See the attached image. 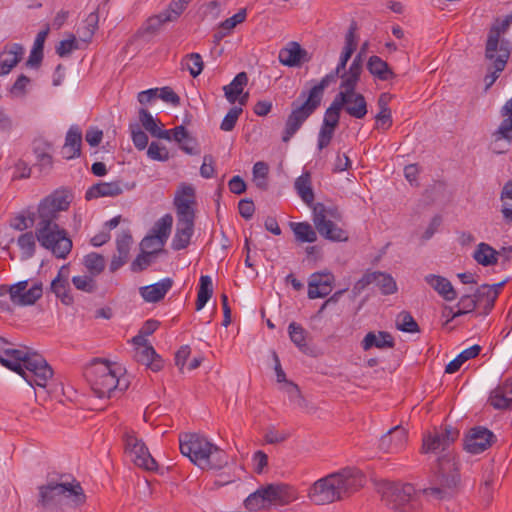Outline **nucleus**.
Wrapping results in <instances>:
<instances>
[{
	"label": "nucleus",
	"mask_w": 512,
	"mask_h": 512,
	"mask_svg": "<svg viewBox=\"0 0 512 512\" xmlns=\"http://www.w3.org/2000/svg\"><path fill=\"white\" fill-rule=\"evenodd\" d=\"M195 203V190L191 185L182 184L174 198L177 216H195L192 205Z\"/></svg>",
	"instance_id": "nucleus-22"
},
{
	"label": "nucleus",
	"mask_w": 512,
	"mask_h": 512,
	"mask_svg": "<svg viewBox=\"0 0 512 512\" xmlns=\"http://www.w3.org/2000/svg\"><path fill=\"white\" fill-rule=\"evenodd\" d=\"M172 285L173 280L171 278H164L155 284L141 287L139 293L146 302L156 303L165 297L167 292L172 288Z\"/></svg>",
	"instance_id": "nucleus-28"
},
{
	"label": "nucleus",
	"mask_w": 512,
	"mask_h": 512,
	"mask_svg": "<svg viewBox=\"0 0 512 512\" xmlns=\"http://www.w3.org/2000/svg\"><path fill=\"white\" fill-rule=\"evenodd\" d=\"M83 265L90 275L96 277L104 271L106 261L104 256H102L101 254L91 252L84 256Z\"/></svg>",
	"instance_id": "nucleus-45"
},
{
	"label": "nucleus",
	"mask_w": 512,
	"mask_h": 512,
	"mask_svg": "<svg viewBox=\"0 0 512 512\" xmlns=\"http://www.w3.org/2000/svg\"><path fill=\"white\" fill-rule=\"evenodd\" d=\"M459 437V430L451 425H445L440 431L430 433L423 438L422 452H437L443 454L437 459L433 473L429 480V486L423 489V493L436 500L449 498L453 495L460 474L458 464L449 446Z\"/></svg>",
	"instance_id": "nucleus-1"
},
{
	"label": "nucleus",
	"mask_w": 512,
	"mask_h": 512,
	"mask_svg": "<svg viewBox=\"0 0 512 512\" xmlns=\"http://www.w3.org/2000/svg\"><path fill=\"white\" fill-rule=\"evenodd\" d=\"M70 201L63 192L56 191L45 197L38 205L36 213V229L58 225L57 219L61 211L68 209Z\"/></svg>",
	"instance_id": "nucleus-8"
},
{
	"label": "nucleus",
	"mask_w": 512,
	"mask_h": 512,
	"mask_svg": "<svg viewBox=\"0 0 512 512\" xmlns=\"http://www.w3.org/2000/svg\"><path fill=\"white\" fill-rule=\"evenodd\" d=\"M123 193V185L121 181L100 182L92 185L85 194L87 200L99 197H115Z\"/></svg>",
	"instance_id": "nucleus-29"
},
{
	"label": "nucleus",
	"mask_w": 512,
	"mask_h": 512,
	"mask_svg": "<svg viewBox=\"0 0 512 512\" xmlns=\"http://www.w3.org/2000/svg\"><path fill=\"white\" fill-rule=\"evenodd\" d=\"M290 227L293 230L296 239L300 242L312 243L317 240L316 231L307 222H291Z\"/></svg>",
	"instance_id": "nucleus-47"
},
{
	"label": "nucleus",
	"mask_w": 512,
	"mask_h": 512,
	"mask_svg": "<svg viewBox=\"0 0 512 512\" xmlns=\"http://www.w3.org/2000/svg\"><path fill=\"white\" fill-rule=\"evenodd\" d=\"M164 245H165V243H163V241L159 240L158 236H152L150 234V235L145 236L142 239V241L140 243V248H141V251H143V252L156 251V256H157L159 253L164 252V249H163Z\"/></svg>",
	"instance_id": "nucleus-62"
},
{
	"label": "nucleus",
	"mask_w": 512,
	"mask_h": 512,
	"mask_svg": "<svg viewBox=\"0 0 512 512\" xmlns=\"http://www.w3.org/2000/svg\"><path fill=\"white\" fill-rule=\"evenodd\" d=\"M300 98H305V100L302 103H300L298 100H295L291 104L292 110L286 119L285 127L282 133V141L285 143L289 142V140L302 127L303 123L319 107L317 103L313 102L306 96L305 91L300 94Z\"/></svg>",
	"instance_id": "nucleus-11"
},
{
	"label": "nucleus",
	"mask_w": 512,
	"mask_h": 512,
	"mask_svg": "<svg viewBox=\"0 0 512 512\" xmlns=\"http://www.w3.org/2000/svg\"><path fill=\"white\" fill-rule=\"evenodd\" d=\"M174 21L170 15L167 13V11H163L159 13L158 15H155L153 17H150L146 22L145 30L149 33H156L160 30L161 26L167 22Z\"/></svg>",
	"instance_id": "nucleus-60"
},
{
	"label": "nucleus",
	"mask_w": 512,
	"mask_h": 512,
	"mask_svg": "<svg viewBox=\"0 0 512 512\" xmlns=\"http://www.w3.org/2000/svg\"><path fill=\"white\" fill-rule=\"evenodd\" d=\"M23 54L21 44L7 45L0 53V75H7L22 60Z\"/></svg>",
	"instance_id": "nucleus-24"
},
{
	"label": "nucleus",
	"mask_w": 512,
	"mask_h": 512,
	"mask_svg": "<svg viewBox=\"0 0 512 512\" xmlns=\"http://www.w3.org/2000/svg\"><path fill=\"white\" fill-rule=\"evenodd\" d=\"M94 278L95 277L90 274L83 276H74L72 278V283L78 290L87 293H93L97 290V283Z\"/></svg>",
	"instance_id": "nucleus-59"
},
{
	"label": "nucleus",
	"mask_w": 512,
	"mask_h": 512,
	"mask_svg": "<svg viewBox=\"0 0 512 512\" xmlns=\"http://www.w3.org/2000/svg\"><path fill=\"white\" fill-rule=\"evenodd\" d=\"M173 217L171 214H165L161 217L152 228V236H158L159 240L166 243L172 229Z\"/></svg>",
	"instance_id": "nucleus-50"
},
{
	"label": "nucleus",
	"mask_w": 512,
	"mask_h": 512,
	"mask_svg": "<svg viewBox=\"0 0 512 512\" xmlns=\"http://www.w3.org/2000/svg\"><path fill=\"white\" fill-rule=\"evenodd\" d=\"M370 284H375L382 295H391L398 290L397 283L391 274L381 271H367L354 284L352 291L355 295H358Z\"/></svg>",
	"instance_id": "nucleus-13"
},
{
	"label": "nucleus",
	"mask_w": 512,
	"mask_h": 512,
	"mask_svg": "<svg viewBox=\"0 0 512 512\" xmlns=\"http://www.w3.org/2000/svg\"><path fill=\"white\" fill-rule=\"evenodd\" d=\"M295 499L291 488L285 484H268L260 486L244 501L248 510L257 511L271 505H287Z\"/></svg>",
	"instance_id": "nucleus-6"
},
{
	"label": "nucleus",
	"mask_w": 512,
	"mask_h": 512,
	"mask_svg": "<svg viewBox=\"0 0 512 512\" xmlns=\"http://www.w3.org/2000/svg\"><path fill=\"white\" fill-rule=\"evenodd\" d=\"M340 76V72L336 69L325 75L321 81L312 87L306 96L310 98L313 102L317 103L318 106L321 104V100L323 98L324 90L331 84L336 81V79Z\"/></svg>",
	"instance_id": "nucleus-41"
},
{
	"label": "nucleus",
	"mask_w": 512,
	"mask_h": 512,
	"mask_svg": "<svg viewBox=\"0 0 512 512\" xmlns=\"http://www.w3.org/2000/svg\"><path fill=\"white\" fill-rule=\"evenodd\" d=\"M0 363L17 372L31 386L44 388L53 376V370L43 356L28 350L13 349L9 346L0 357Z\"/></svg>",
	"instance_id": "nucleus-3"
},
{
	"label": "nucleus",
	"mask_w": 512,
	"mask_h": 512,
	"mask_svg": "<svg viewBox=\"0 0 512 512\" xmlns=\"http://www.w3.org/2000/svg\"><path fill=\"white\" fill-rule=\"evenodd\" d=\"M334 275L330 272H316L308 282V297L310 299L324 298L330 294Z\"/></svg>",
	"instance_id": "nucleus-20"
},
{
	"label": "nucleus",
	"mask_w": 512,
	"mask_h": 512,
	"mask_svg": "<svg viewBox=\"0 0 512 512\" xmlns=\"http://www.w3.org/2000/svg\"><path fill=\"white\" fill-rule=\"evenodd\" d=\"M139 122L141 126L151 134L152 137L158 139H165L170 141L172 139L171 130H163L159 127L158 121L152 114L145 108H140L138 111Z\"/></svg>",
	"instance_id": "nucleus-32"
},
{
	"label": "nucleus",
	"mask_w": 512,
	"mask_h": 512,
	"mask_svg": "<svg viewBox=\"0 0 512 512\" xmlns=\"http://www.w3.org/2000/svg\"><path fill=\"white\" fill-rule=\"evenodd\" d=\"M473 295L478 306L483 307V315H488L494 307L497 292H494L489 284H483L476 289Z\"/></svg>",
	"instance_id": "nucleus-39"
},
{
	"label": "nucleus",
	"mask_w": 512,
	"mask_h": 512,
	"mask_svg": "<svg viewBox=\"0 0 512 512\" xmlns=\"http://www.w3.org/2000/svg\"><path fill=\"white\" fill-rule=\"evenodd\" d=\"M213 294V285L211 277L208 275H202L199 281V289L196 300V310L200 311L204 308L206 303L209 301Z\"/></svg>",
	"instance_id": "nucleus-44"
},
{
	"label": "nucleus",
	"mask_w": 512,
	"mask_h": 512,
	"mask_svg": "<svg viewBox=\"0 0 512 512\" xmlns=\"http://www.w3.org/2000/svg\"><path fill=\"white\" fill-rule=\"evenodd\" d=\"M484 58L488 62L487 73L484 77L485 89H489L495 81L499 78L501 72L504 71L510 56L492 53V56H487V51H484Z\"/></svg>",
	"instance_id": "nucleus-23"
},
{
	"label": "nucleus",
	"mask_w": 512,
	"mask_h": 512,
	"mask_svg": "<svg viewBox=\"0 0 512 512\" xmlns=\"http://www.w3.org/2000/svg\"><path fill=\"white\" fill-rule=\"evenodd\" d=\"M344 100L336 97L332 101L331 105L326 109L323 122L326 126L337 128L340 120V113L343 109Z\"/></svg>",
	"instance_id": "nucleus-46"
},
{
	"label": "nucleus",
	"mask_w": 512,
	"mask_h": 512,
	"mask_svg": "<svg viewBox=\"0 0 512 512\" xmlns=\"http://www.w3.org/2000/svg\"><path fill=\"white\" fill-rule=\"evenodd\" d=\"M367 69L374 77L381 81H387L396 77L387 62L379 56L373 55L368 59Z\"/></svg>",
	"instance_id": "nucleus-35"
},
{
	"label": "nucleus",
	"mask_w": 512,
	"mask_h": 512,
	"mask_svg": "<svg viewBox=\"0 0 512 512\" xmlns=\"http://www.w3.org/2000/svg\"><path fill=\"white\" fill-rule=\"evenodd\" d=\"M90 377L92 390L98 398H110L117 388L123 391L128 387L127 384L120 387L121 380L105 362L93 366Z\"/></svg>",
	"instance_id": "nucleus-10"
},
{
	"label": "nucleus",
	"mask_w": 512,
	"mask_h": 512,
	"mask_svg": "<svg viewBox=\"0 0 512 512\" xmlns=\"http://www.w3.org/2000/svg\"><path fill=\"white\" fill-rule=\"evenodd\" d=\"M425 281L446 301H453L457 298V292L447 278L429 274L425 276Z\"/></svg>",
	"instance_id": "nucleus-33"
},
{
	"label": "nucleus",
	"mask_w": 512,
	"mask_h": 512,
	"mask_svg": "<svg viewBox=\"0 0 512 512\" xmlns=\"http://www.w3.org/2000/svg\"><path fill=\"white\" fill-rule=\"evenodd\" d=\"M179 441L182 455L201 469L219 470L228 462L225 451L201 435L185 434Z\"/></svg>",
	"instance_id": "nucleus-4"
},
{
	"label": "nucleus",
	"mask_w": 512,
	"mask_h": 512,
	"mask_svg": "<svg viewBox=\"0 0 512 512\" xmlns=\"http://www.w3.org/2000/svg\"><path fill=\"white\" fill-rule=\"evenodd\" d=\"M38 491V505L46 509L57 508L63 500H67L73 507L86 502L84 490L74 478L71 482L49 480L47 484L39 486Z\"/></svg>",
	"instance_id": "nucleus-5"
},
{
	"label": "nucleus",
	"mask_w": 512,
	"mask_h": 512,
	"mask_svg": "<svg viewBox=\"0 0 512 512\" xmlns=\"http://www.w3.org/2000/svg\"><path fill=\"white\" fill-rule=\"evenodd\" d=\"M480 351L481 347L478 344L463 350L455 359L447 364L445 372L449 374L457 372L463 363L478 356Z\"/></svg>",
	"instance_id": "nucleus-43"
},
{
	"label": "nucleus",
	"mask_w": 512,
	"mask_h": 512,
	"mask_svg": "<svg viewBox=\"0 0 512 512\" xmlns=\"http://www.w3.org/2000/svg\"><path fill=\"white\" fill-rule=\"evenodd\" d=\"M195 216H177L176 231L172 240V249L183 250L190 244L194 233Z\"/></svg>",
	"instance_id": "nucleus-19"
},
{
	"label": "nucleus",
	"mask_w": 512,
	"mask_h": 512,
	"mask_svg": "<svg viewBox=\"0 0 512 512\" xmlns=\"http://www.w3.org/2000/svg\"><path fill=\"white\" fill-rule=\"evenodd\" d=\"M499 255H501V251H497L489 244L482 242L475 249L473 258L478 264L486 267L497 264Z\"/></svg>",
	"instance_id": "nucleus-37"
},
{
	"label": "nucleus",
	"mask_w": 512,
	"mask_h": 512,
	"mask_svg": "<svg viewBox=\"0 0 512 512\" xmlns=\"http://www.w3.org/2000/svg\"><path fill=\"white\" fill-rule=\"evenodd\" d=\"M129 128L134 146L138 150L145 149L148 145L147 134L141 129V127L137 123L130 124Z\"/></svg>",
	"instance_id": "nucleus-61"
},
{
	"label": "nucleus",
	"mask_w": 512,
	"mask_h": 512,
	"mask_svg": "<svg viewBox=\"0 0 512 512\" xmlns=\"http://www.w3.org/2000/svg\"><path fill=\"white\" fill-rule=\"evenodd\" d=\"M125 450L132 457L135 465L148 471L157 469V463L151 456L145 443L133 434L126 433L124 437Z\"/></svg>",
	"instance_id": "nucleus-15"
},
{
	"label": "nucleus",
	"mask_w": 512,
	"mask_h": 512,
	"mask_svg": "<svg viewBox=\"0 0 512 512\" xmlns=\"http://www.w3.org/2000/svg\"><path fill=\"white\" fill-rule=\"evenodd\" d=\"M34 153L36 155V163L34 164V168L38 169L40 174H48L53 168V158L52 156L41 150L39 147L34 149Z\"/></svg>",
	"instance_id": "nucleus-55"
},
{
	"label": "nucleus",
	"mask_w": 512,
	"mask_h": 512,
	"mask_svg": "<svg viewBox=\"0 0 512 512\" xmlns=\"http://www.w3.org/2000/svg\"><path fill=\"white\" fill-rule=\"evenodd\" d=\"M11 227L18 231H24L36 226V213L34 211L25 210L17 215L11 222Z\"/></svg>",
	"instance_id": "nucleus-52"
},
{
	"label": "nucleus",
	"mask_w": 512,
	"mask_h": 512,
	"mask_svg": "<svg viewBox=\"0 0 512 512\" xmlns=\"http://www.w3.org/2000/svg\"><path fill=\"white\" fill-rule=\"evenodd\" d=\"M343 109L356 119H363L368 112L366 99L358 92L348 93V96H345Z\"/></svg>",
	"instance_id": "nucleus-30"
},
{
	"label": "nucleus",
	"mask_w": 512,
	"mask_h": 512,
	"mask_svg": "<svg viewBox=\"0 0 512 512\" xmlns=\"http://www.w3.org/2000/svg\"><path fill=\"white\" fill-rule=\"evenodd\" d=\"M362 71L363 69L359 68L356 62H352L347 71H342L339 76L341 78V91L336 97L340 98V100H344L346 94L356 92Z\"/></svg>",
	"instance_id": "nucleus-25"
},
{
	"label": "nucleus",
	"mask_w": 512,
	"mask_h": 512,
	"mask_svg": "<svg viewBox=\"0 0 512 512\" xmlns=\"http://www.w3.org/2000/svg\"><path fill=\"white\" fill-rule=\"evenodd\" d=\"M99 15L96 11L91 12L84 21V26L79 30L80 38L83 41H90L98 29Z\"/></svg>",
	"instance_id": "nucleus-54"
},
{
	"label": "nucleus",
	"mask_w": 512,
	"mask_h": 512,
	"mask_svg": "<svg viewBox=\"0 0 512 512\" xmlns=\"http://www.w3.org/2000/svg\"><path fill=\"white\" fill-rule=\"evenodd\" d=\"M81 145L82 132L78 126L73 125L66 134L65 143L61 151L63 157L67 160L79 157L81 155Z\"/></svg>",
	"instance_id": "nucleus-26"
},
{
	"label": "nucleus",
	"mask_w": 512,
	"mask_h": 512,
	"mask_svg": "<svg viewBox=\"0 0 512 512\" xmlns=\"http://www.w3.org/2000/svg\"><path fill=\"white\" fill-rule=\"evenodd\" d=\"M156 251L141 252L131 264L133 272H141L148 268L156 259Z\"/></svg>",
	"instance_id": "nucleus-57"
},
{
	"label": "nucleus",
	"mask_w": 512,
	"mask_h": 512,
	"mask_svg": "<svg viewBox=\"0 0 512 512\" xmlns=\"http://www.w3.org/2000/svg\"><path fill=\"white\" fill-rule=\"evenodd\" d=\"M489 400L495 409H512V378L507 379L501 386L494 389Z\"/></svg>",
	"instance_id": "nucleus-27"
},
{
	"label": "nucleus",
	"mask_w": 512,
	"mask_h": 512,
	"mask_svg": "<svg viewBox=\"0 0 512 512\" xmlns=\"http://www.w3.org/2000/svg\"><path fill=\"white\" fill-rule=\"evenodd\" d=\"M173 139L179 144L180 149L187 154L193 155L197 152L194 150L196 140L193 138L183 125L176 126L171 130Z\"/></svg>",
	"instance_id": "nucleus-40"
},
{
	"label": "nucleus",
	"mask_w": 512,
	"mask_h": 512,
	"mask_svg": "<svg viewBox=\"0 0 512 512\" xmlns=\"http://www.w3.org/2000/svg\"><path fill=\"white\" fill-rule=\"evenodd\" d=\"M394 345V338L390 333L385 331H379L378 333L369 332L362 340V348L365 351L370 350L372 347L379 349L393 348Z\"/></svg>",
	"instance_id": "nucleus-34"
},
{
	"label": "nucleus",
	"mask_w": 512,
	"mask_h": 512,
	"mask_svg": "<svg viewBox=\"0 0 512 512\" xmlns=\"http://www.w3.org/2000/svg\"><path fill=\"white\" fill-rule=\"evenodd\" d=\"M248 84V75L246 72L238 73L232 82L223 87L224 95L229 103L234 104L238 97L243 93L244 87Z\"/></svg>",
	"instance_id": "nucleus-38"
},
{
	"label": "nucleus",
	"mask_w": 512,
	"mask_h": 512,
	"mask_svg": "<svg viewBox=\"0 0 512 512\" xmlns=\"http://www.w3.org/2000/svg\"><path fill=\"white\" fill-rule=\"evenodd\" d=\"M40 246L51 251L59 259H66L72 249V240L67 231L59 225L35 229Z\"/></svg>",
	"instance_id": "nucleus-7"
},
{
	"label": "nucleus",
	"mask_w": 512,
	"mask_h": 512,
	"mask_svg": "<svg viewBox=\"0 0 512 512\" xmlns=\"http://www.w3.org/2000/svg\"><path fill=\"white\" fill-rule=\"evenodd\" d=\"M134 358L138 363L145 365L154 372H158L163 367V360L151 345L136 347Z\"/></svg>",
	"instance_id": "nucleus-31"
},
{
	"label": "nucleus",
	"mask_w": 512,
	"mask_h": 512,
	"mask_svg": "<svg viewBox=\"0 0 512 512\" xmlns=\"http://www.w3.org/2000/svg\"><path fill=\"white\" fill-rule=\"evenodd\" d=\"M295 189L303 202L309 207H312L314 202V192L311 187V176L309 172H304L296 179Z\"/></svg>",
	"instance_id": "nucleus-42"
},
{
	"label": "nucleus",
	"mask_w": 512,
	"mask_h": 512,
	"mask_svg": "<svg viewBox=\"0 0 512 512\" xmlns=\"http://www.w3.org/2000/svg\"><path fill=\"white\" fill-rule=\"evenodd\" d=\"M51 291L61 299L62 303L65 305H70L73 303V297L69 293V281L66 279L60 280L59 278H54L51 282Z\"/></svg>",
	"instance_id": "nucleus-51"
},
{
	"label": "nucleus",
	"mask_w": 512,
	"mask_h": 512,
	"mask_svg": "<svg viewBox=\"0 0 512 512\" xmlns=\"http://www.w3.org/2000/svg\"><path fill=\"white\" fill-rule=\"evenodd\" d=\"M49 31V26H47L44 30L37 34L29 58L26 62L27 67L38 68L41 65L44 56V43L49 34Z\"/></svg>",
	"instance_id": "nucleus-36"
},
{
	"label": "nucleus",
	"mask_w": 512,
	"mask_h": 512,
	"mask_svg": "<svg viewBox=\"0 0 512 512\" xmlns=\"http://www.w3.org/2000/svg\"><path fill=\"white\" fill-rule=\"evenodd\" d=\"M186 67L192 77H197L203 70L204 63L202 57L198 53H191L187 55Z\"/></svg>",
	"instance_id": "nucleus-63"
},
{
	"label": "nucleus",
	"mask_w": 512,
	"mask_h": 512,
	"mask_svg": "<svg viewBox=\"0 0 512 512\" xmlns=\"http://www.w3.org/2000/svg\"><path fill=\"white\" fill-rule=\"evenodd\" d=\"M415 489L410 483H387L382 492V500L394 510L408 512V503L411 501Z\"/></svg>",
	"instance_id": "nucleus-12"
},
{
	"label": "nucleus",
	"mask_w": 512,
	"mask_h": 512,
	"mask_svg": "<svg viewBox=\"0 0 512 512\" xmlns=\"http://www.w3.org/2000/svg\"><path fill=\"white\" fill-rule=\"evenodd\" d=\"M512 24V12L506 15L503 19L496 18L491 24L487 39L485 41V50L487 56H492V53L501 54L506 56L511 55L512 44L509 40L504 38V35L510 29Z\"/></svg>",
	"instance_id": "nucleus-9"
},
{
	"label": "nucleus",
	"mask_w": 512,
	"mask_h": 512,
	"mask_svg": "<svg viewBox=\"0 0 512 512\" xmlns=\"http://www.w3.org/2000/svg\"><path fill=\"white\" fill-rule=\"evenodd\" d=\"M278 59L284 66L300 67L303 63L309 62L312 56L298 42L290 41L285 47L280 49Z\"/></svg>",
	"instance_id": "nucleus-18"
},
{
	"label": "nucleus",
	"mask_w": 512,
	"mask_h": 512,
	"mask_svg": "<svg viewBox=\"0 0 512 512\" xmlns=\"http://www.w3.org/2000/svg\"><path fill=\"white\" fill-rule=\"evenodd\" d=\"M313 223L318 233L333 242H345L349 239L347 231L337 226L331 219H325L322 214L323 203L313 205Z\"/></svg>",
	"instance_id": "nucleus-14"
},
{
	"label": "nucleus",
	"mask_w": 512,
	"mask_h": 512,
	"mask_svg": "<svg viewBox=\"0 0 512 512\" xmlns=\"http://www.w3.org/2000/svg\"><path fill=\"white\" fill-rule=\"evenodd\" d=\"M288 332H289V336H290V339L291 341L302 351V352H306L308 350V346H307V343H306V331L305 329L295 323V322H292L289 324V327H288Z\"/></svg>",
	"instance_id": "nucleus-53"
},
{
	"label": "nucleus",
	"mask_w": 512,
	"mask_h": 512,
	"mask_svg": "<svg viewBox=\"0 0 512 512\" xmlns=\"http://www.w3.org/2000/svg\"><path fill=\"white\" fill-rule=\"evenodd\" d=\"M504 119L498 129L494 131V135L502 137L504 140H512V115L503 116Z\"/></svg>",
	"instance_id": "nucleus-64"
},
{
	"label": "nucleus",
	"mask_w": 512,
	"mask_h": 512,
	"mask_svg": "<svg viewBox=\"0 0 512 512\" xmlns=\"http://www.w3.org/2000/svg\"><path fill=\"white\" fill-rule=\"evenodd\" d=\"M500 199L503 218L507 224H512V179L503 186Z\"/></svg>",
	"instance_id": "nucleus-48"
},
{
	"label": "nucleus",
	"mask_w": 512,
	"mask_h": 512,
	"mask_svg": "<svg viewBox=\"0 0 512 512\" xmlns=\"http://www.w3.org/2000/svg\"><path fill=\"white\" fill-rule=\"evenodd\" d=\"M363 474L351 468L342 469L318 479L310 487L308 497L317 505L341 501L364 485Z\"/></svg>",
	"instance_id": "nucleus-2"
},
{
	"label": "nucleus",
	"mask_w": 512,
	"mask_h": 512,
	"mask_svg": "<svg viewBox=\"0 0 512 512\" xmlns=\"http://www.w3.org/2000/svg\"><path fill=\"white\" fill-rule=\"evenodd\" d=\"M42 283L36 282L28 288V281L23 280L11 285V301L18 306L33 305L42 297Z\"/></svg>",
	"instance_id": "nucleus-17"
},
{
	"label": "nucleus",
	"mask_w": 512,
	"mask_h": 512,
	"mask_svg": "<svg viewBox=\"0 0 512 512\" xmlns=\"http://www.w3.org/2000/svg\"><path fill=\"white\" fill-rule=\"evenodd\" d=\"M496 441V436L485 427L470 429L464 439V449L472 454H479L487 450Z\"/></svg>",
	"instance_id": "nucleus-16"
},
{
	"label": "nucleus",
	"mask_w": 512,
	"mask_h": 512,
	"mask_svg": "<svg viewBox=\"0 0 512 512\" xmlns=\"http://www.w3.org/2000/svg\"><path fill=\"white\" fill-rule=\"evenodd\" d=\"M396 327H397V329H399L403 332H408V333L419 332V326H418L417 322L414 320L412 315L406 311H402L397 315Z\"/></svg>",
	"instance_id": "nucleus-56"
},
{
	"label": "nucleus",
	"mask_w": 512,
	"mask_h": 512,
	"mask_svg": "<svg viewBox=\"0 0 512 512\" xmlns=\"http://www.w3.org/2000/svg\"><path fill=\"white\" fill-rule=\"evenodd\" d=\"M284 390L287 393L289 400L298 408L307 407V401L302 395L298 385L294 384L293 382H286V385H284Z\"/></svg>",
	"instance_id": "nucleus-58"
},
{
	"label": "nucleus",
	"mask_w": 512,
	"mask_h": 512,
	"mask_svg": "<svg viewBox=\"0 0 512 512\" xmlns=\"http://www.w3.org/2000/svg\"><path fill=\"white\" fill-rule=\"evenodd\" d=\"M407 441V431L401 426L391 428L380 439L379 448L385 453L400 451Z\"/></svg>",
	"instance_id": "nucleus-21"
},
{
	"label": "nucleus",
	"mask_w": 512,
	"mask_h": 512,
	"mask_svg": "<svg viewBox=\"0 0 512 512\" xmlns=\"http://www.w3.org/2000/svg\"><path fill=\"white\" fill-rule=\"evenodd\" d=\"M36 236L32 231L21 234L17 239V244L22 251V258L29 259L35 254Z\"/></svg>",
	"instance_id": "nucleus-49"
}]
</instances>
